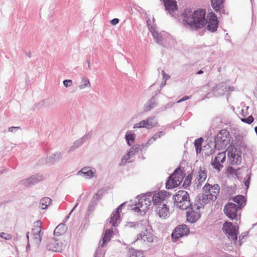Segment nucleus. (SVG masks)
I'll use <instances>...</instances> for the list:
<instances>
[{
	"instance_id": "nucleus-1",
	"label": "nucleus",
	"mask_w": 257,
	"mask_h": 257,
	"mask_svg": "<svg viewBox=\"0 0 257 257\" xmlns=\"http://www.w3.org/2000/svg\"><path fill=\"white\" fill-rule=\"evenodd\" d=\"M206 12L203 9L193 11L190 8H186L182 13L184 25L189 26L195 30L203 28L207 24V30L211 32H216L218 28L219 23L208 22L205 19Z\"/></svg>"
},
{
	"instance_id": "nucleus-2",
	"label": "nucleus",
	"mask_w": 257,
	"mask_h": 257,
	"mask_svg": "<svg viewBox=\"0 0 257 257\" xmlns=\"http://www.w3.org/2000/svg\"><path fill=\"white\" fill-rule=\"evenodd\" d=\"M174 204L180 209L186 210L192 206L188 193L185 190H179L173 195Z\"/></svg>"
},
{
	"instance_id": "nucleus-3",
	"label": "nucleus",
	"mask_w": 257,
	"mask_h": 257,
	"mask_svg": "<svg viewBox=\"0 0 257 257\" xmlns=\"http://www.w3.org/2000/svg\"><path fill=\"white\" fill-rule=\"evenodd\" d=\"M230 141V134L227 130L222 129L214 137V147L218 150L225 148Z\"/></svg>"
},
{
	"instance_id": "nucleus-4",
	"label": "nucleus",
	"mask_w": 257,
	"mask_h": 257,
	"mask_svg": "<svg viewBox=\"0 0 257 257\" xmlns=\"http://www.w3.org/2000/svg\"><path fill=\"white\" fill-rule=\"evenodd\" d=\"M141 225L144 226L143 228L145 231H142L141 233L138 235L137 240L143 239L144 241L152 242L153 241V234L151 232L152 227L149 224L148 220H143L141 221Z\"/></svg>"
},
{
	"instance_id": "nucleus-5",
	"label": "nucleus",
	"mask_w": 257,
	"mask_h": 257,
	"mask_svg": "<svg viewBox=\"0 0 257 257\" xmlns=\"http://www.w3.org/2000/svg\"><path fill=\"white\" fill-rule=\"evenodd\" d=\"M240 210L233 202H228L224 207L225 214L231 220L237 219L238 216L240 218Z\"/></svg>"
},
{
	"instance_id": "nucleus-6",
	"label": "nucleus",
	"mask_w": 257,
	"mask_h": 257,
	"mask_svg": "<svg viewBox=\"0 0 257 257\" xmlns=\"http://www.w3.org/2000/svg\"><path fill=\"white\" fill-rule=\"evenodd\" d=\"M222 229L226 234L228 235L229 239L235 242L237 239L238 228H236L232 222H225L223 225Z\"/></svg>"
},
{
	"instance_id": "nucleus-7",
	"label": "nucleus",
	"mask_w": 257,
	"mask_h": 257,
	"mask_svg": "<svg viewBox=\"0 0 257 257\" xmlns=\"http://www.w3.org/2000/svg\"><path fill=\"white\" fill-rule=\"evenodd\" d=\"M189 232L190 228L187 225H179L175 227L172 233V240L173 241L175 242L178 240L179 238L184 236L188 235Z\"/></svg>"
},
{
	"instance_id": "nucleus-8",
	"label": "nucleus",
	"mask_w": 257,
	"mask_h": 257,
	"mask_svg": "<svg viewBox=\"0 0 257 257\" xmlns=\"http://www.w3.org/2000/svg\"><path fill=\"white\" fill-rule=\"evenodd\" d=\"M139 196L137 197L138 202L135 204V206L132 208V210H134L137 212H141L142 211L145 212V210L149 208V206L150 205L151 201L149 200L146 195H144L139 199Z\"/></svg>"
},
{
	"instance_id": "nucleus-9",
	"label": "nucleus",
	"mask_w": 257,
	"mask_h": 257,
	"mask_svg": "<svg viewBox=\"0 0 257 257\" xmlns=\"http://www.w3.org/2000/svg\"><path fill=\"white\" fill-rule=\"evenodd\" d=\"M33 239L35 243L40 244L42 241L43 232L42 231L41 221L38 220L35 222L34 228L32 230Z\"/></svg>"
},
{
	"instance_id": "nucleus-10",
	"label": "nucleus",
	"mask_w": 257,
	"mask_h": 257,
	"mask_svg": "<svg viewBox=\"0 0 257 257\" xmlns=\"http://www.w3.org/2000/svg\"><path fill=\"white\" fill-rule=\"evenodd\" d=\"M104 192L103 189H99L97 193L94 194L87 208V213L88 215L91 214L95 210V207L97 205V202L101 199Z\"/></svg>"
},
{
	"instance_id": "nucleus-11",
	"label": "nucleus",
	"mask_w": 257,
	"mask_h": 257,
	"mask_svg": "<svg viewBox=\"0 0 257 257\" xmlns=\"http://www.w3.org/2000/svg\"><path fill=\"white\" fill-rule=\"evenodd\" d=\"M45 177L44 176L40 174H36L32 175L30 177L23 180L21 182L22 184L26 187H30L40 181L44 180Z\"/></svg>"
},
{
	"instance_id": "nucleus-12",
	"label": "nucleus",
	"mask_w": 257,
	"mask_h": 257,
	"mask_svg": "<svg viewBox=\"0 0 257 257\" xmlns=\"http://www.w3.org/2000/svg\"><path fill=\"white\" fill-rule=\"evenodd\" d=\"M61 159V153L56 152L46 158H42L39 162L40 164L53 165L58 162Z\"/></svg>"
},
{
	"instance_id": "nucleus-13",
	"label": "nucleus",
	"mask_w": 257,
	"mask_h": 257,
	"mask_svg": "<svg viewBox=\"0 0 257 257\" xmlns=\"http://www.w3.org/2000/svg\"><path fill=\"white\" fill-rule=\"evenodd\" d=\"M157 122L154 121V118L149 117L146 120H143L140 122L136 123L134 126V128H147L148 129H151L156 126Z\"/></svg>"
},
{
	"instance_id": "nucleus-14",
	"label": "nucleus",
	"mask_w": 257,
	"mask_h": 257,
	"mask_svg": "<svg viewBox=\"0 0 257 257\" xmlns=\"http://www.w3.org/2000/svg\"><path fill=\"white\" fill-rule=\"evenodd\" d=\"M189 210L186 213L187 220L189 222L193 223L196 222L201 217V213L199 211H195L192 204V206H189Z\"/></svg>"
},
{
	"instance_id": "nucleus-15",
	"label": "nucleus",
	"mask_w": 257,
	"mask_h": 257,
	"mask_svg": "<svg viewBox=\"0 0 257 257\" xmlns=\"http://www.w3.org/2000/svg\"><path fill=\"white\" fill-rule=\"evenodd\" d=\"M165 10L172 16L178 10V6L176 0H163Z\"/></svg>"
},
{
	"instance_id": "nucleus-16",
	"label": "nucleus",
	"mask_w": 257,
	"mask_h": 257,
	"mask_svg": "<svg viewBox=\"0 0 257 257\" xmlns=\"http://www.w3.org/2000/svg\"><path fill=\"white\" fill-rule=\"evenodd\" d=\"M63 243L58 239L53 238L48 243L47 245V248L49 250L55 252L61 251L62 249Z\"/></svg>"
},
{
	"instance_id": "nucleus-17",
	"label": "nucleus",
	"mask_w": 257,
	"mask_h": 257,
	"mask_svg": "<svg viewBox=\"0 0 257 257\" xmlns=\"http://www.w3.org/2000/svg\"><path fill=\"white\" fill-rule=\"evenodd\" d=\"M169 207L166 204H160L156 208V212L160 217L166 218L169 215Z\"/></svg>"
},
{
	"instance_id": "nucleus-18",
	"label": "nucleus",
	"mask_w": 257,
	"mask_h": 257,
	"mask_svg": "<svg viewBox=\"0 0 257 257\" xmlns=\"http://www.w3.org/2000/svg\"><path fill=\"white\" fill-rule=\"evenodd\" d=\"M227 91V86L224 83L217 84L212 89L213 95L215 96H219L225 94Z\"/></svg>"
},
{
	"instance_id": "nucleus-19",
	"label": "nucleus",
	"mask_w": 257,
	"mask_h": 257,
	"mask_svg": "<svg viewBox=\"0 0 257 257\" xmlns=\"http://www.w3.org/2000/svg\"><path fill=\"white\" fill-rule=\"evenodd\" d=\"M95 172L94 169L92 170L88 167H85L77 172V175L82 176L86 179H90L93 177Z\"/></svg>"
},
{
	"instance_id": "nucleus-20",
	"label": "nucleus",
	"mask_w": 257,
	"mask_h": 257,
	"mask_svg": "<svg viewBox=\"0 0 257 257\" xmlns=\"http://www.w3.org/2000/svg\"><path fill=\"white\" fill-rule=\"evenodd\" d=\"M178 169H175L173 173L169 176L166 182V188L167 189H173L179 185V183H177V181L174 179L173 175H174L178 171Z\"/></svg>"
},
{
	"instance_id": "nucleus-21",
	"label": "nucleus",
	"mask_w": 257,
	"mask_h": 257,
	"mask_svg": "<svg viewBox=\"0 0 257 257\" xmlns=\"http://www.w3.org/2000/svg\"><path fill=\"white\" fill-rule=\"evenodd\" d=\"M121 206H118L115 211H113L110 215V220L109 223L111 224L113 226H117L118 221L119 220L120 215V213L121 211L120 209Z\"/></svg>"
},
{
	"instance_id": "nucleus-22",
	"label": "nucleus",
	"mask_w": 257,
	"mask_h": 257,
	"mask_svg": "<svg viewBox=\"0 0 257 257\" xmlns=\"http://www.w3.org/2000/svg\"><path fill=\"white\" fill-rule=\"evenodd\" d=\"M231 200L236 203V206L241 209L246 204V199L242 195H238L233 197Z\"/></svg>"
},
{
	"instance_id": "nucleus-23",
	"label": "nucleus",
	"mask_w": 257,
	"mask_h": 257,
	"mask_svg": "<svg viewBox=\"0 0 257 257\" xmlns=\"http://www.w3.org/2000/svg\"><path fill=\"white\" fill-rule=\"evenodd\" d=\"M147 25H148V28L150 31V32H151L152 35H153V37L154 38V39L155 40V41L159 44L161 45H163V37L162 36V35L160 34H159L155 30V29L153 28V27L152 26H150L149 23H148V22L147 21Z\"/></svg>"
},
{
	"instance_id": "nucleus-24",
	"label": "nucleus",
	"mask_w": 257,
	"mask_h": 257,
	"mask_svg": "<svg viewBox=\"0 0 257 257\" xmlns=\"http://www.w3.org/2000/svg\"><path fill=\"white\" fill-rule=\"evenodd\" d=\"M158 102L155 96H152L144 105L143 111L148 112L157 106Z\"/></svg>"
},
{
	"instance_id": "nucleus-25",
	"label": "nucleus",
	"mask_w": 257,
	"mask_h": 257,
	"mask_svg": "<svg viewBox=\"0 0 257 257\" xmlns=\"http://www.w3.org/2000/svg\"><path fill=\"white\" fill-rule=\"evenodd\" d=\"M166 193V192H161V191H160L158 193L153 196L152 201L153 204L155 205L156 207L159 205V204H162V202L165 199L164 196Z\"/></svg>"
},
{
	"instance_id": "nucleus-26",
	"label": "nucleus",
	"mask_w": 257,
	"mask_h": 257,
	"mask_svg": "<svg viewBox=\"0 0 257 257\" xmlns=\"http://www.w3.org/2000/svg\"><path fill=\"white\" fill-rule=\"evenodd\" d=\"M92 135V131H90L84 135L82 137L75 141L73 144L77 148L81 146L84 142L89 140Z\"/></svg>"
},
{
	"instance_id": "nucleus-27",
	"label": "nucleus",
	"mask_w": 257,
	"mask_h": 257,
	"mask_svg": "<svg viewBox=\"0 0 257 257\" xmlns=\"http://www.w3.org/2000/svg\"><path fill=\"white\" fill-rule=\"evenodd\" d=\"M227 151L228 152V156L230 159H234L235 155H237V153L240 151L239 150V148H237L236 147H235L232 145V143L229 145L227 149Z\"/></svg>"
},
{
	"instance_id": "nucleus-28",
	"label": "nucleus",
	"mask_w": 257,
	"mask_h": 257,
	"mask_svg": "<svg viewBox=\"0 0 257 257\" xmlns=\"http://www.w3.org/2000/svg\"><path fill=\"white\" fill-rule=\"evenodd\" d=\"M136 135L132 131H128L125 135V140L128 146H131L135 142Z\"/></svg>"
},
{
	"instance_id": "nucleus-29",
	"label": "nucleus",
	"mask_w": 257,
	"mask_h": 257,
	"mask_svg": "<svg viewBox=\"0 0 257 257\" xmlns=\"http://www.w3.org/2000/svg\"><path fill=\"white\" fill-rule=\"evenodd\" d=\"M178 169L177 172L173 175V178L180 185L185 176V173L182 170L181 166L178 167L176 169Z\"/></svg>"
},
{
	"instance_id": "nucleus-30",
	"label": "nucleus",
	"mask_w": 257,
	"mask_h": 257,
	"mask_svg": "<svg viewBox=\"0 0 257 257\" xmlns=\"http://www.w3.org/2000/svg\"><path fill=\"white\" fill-rule=\"evenodd\" d=\"M113 233V231L112 228L107 229L105 231L102 238V243L101 245L102 247L104 246L105 243H107L110 240Z\"/></svg>"
},
{
	"instance_id": "nucleus-31",
	"label": "nucleus",
	"mask_w": 257,
	"mask_h": 257,
	"mask_svg": "<svg viewBox=\"0 0 257 257\" xmlns=\"http://www.w3.org/2000/svg\"><path fill=\"white\" fill-rule=\"evenodd\" d=\"M224 0H211V6L213 9L216 12L220 10V8L223 5Z\"/></svg>"
},
{
	"instance_id": "nucleus-32",
	"label": "nucleus",
	"mask_w": 257,
	"mask_h": 257,
	"mask_svg": "<svg viewBox=\"0 0 257 257\" xmlns=\"http://www.w3.org/2000/svg\"><path fill=\"white\" fill-rule=\"evenodd\" d=\"M66 230V227L64 223L59 224L54 231L55 236H59L63 234Z\"/></svg>"
},
{
	"instance_id": "nucleus-33",
	"label": "nucleus",
	"mask_w": 257,
	"mask_h": 257,
	"mask_svg": "<svg viewBox=\"0 0 257 257\" xmlns=\"http://www.w3.org/2000/svg\"><path fill=\"white\" fill-rule=\"evenodd\" d=\"M207 177V172L205 168H200L198 174L197 179L199 183H202L205 181Z\"/></svg>"
},
{
	"instance_id": "nucleus-34",
	"label": "nucleus",
	"mask_w": 257,
	"mask_h": 257,
	"mask_svg": "<svg viewBox=\"0 0 257 257\" xmlns=\"http://www.w3.org/2000/svg\"><path fill=\"white\" fill-rule=\"evenodd\" d=\"M239 168L235 169L232 166H229L227 168L226 174L227 176L235 175L236 177H238L240 175V173H239Z\"/></svg>"
},
{
	"instance_id": "nucleus-35",
	"label": "nucleus",
	"mask_w": 257,
	"mask_h": 257,
	"mask_svg": "<svg viewBox=\"0 0 257 257\" xmlns=\"http://www.w3.org/2000/svg\"><path fill=\"white\" fill-rule=\"evenodd\" d=\"M204 140L202 137L197 139L194 142V145L195 147L196 154H198L201 152V146Z\"/></svg>"
},
{
	"instance_id": "nucleus-36",
	"label": "nucleus",
	"mask_w": 257,
	"mask_h": 257,
	"mask_svg": "<svg viewBox=\"0 0 257 257\" xmlns=\"http://www.w3.org/2000/svg\"><path fill=\"white\" fill-rule=\"evenodd\" d=\"M52 200L49 197H44L41 199L40 207L42 209H45L50 204Z\"/></svg>"
},
{
	"instance_id": "nucleus-37",
	"label": "nucleus",
	"mask_w": 257,
	"mask_h": 257,
	"mask_svg": "<svg viewBox=\"0 0 257 257\" xmlns=\"http://www.w3.org/2000/svg\"><path fill=\"white\" fill-rule=\"evenodd\" d=\"M144 253L142 251L136 250L131 247L130 248L129 257H143Z\"/></svg>"
},
{
	"instance_id": "nucleus-38",
	"label": "nucleus",
	"mask_w": 257,
	"mask_h": 257,
	"mask_svg": "<svg viewBox=\"0 0 257 257\" xmlns=\"http://www.w3.org/2000/svg\"><path fill=\"white\" fill-rule=\"evenodd\" d=\"M201 194H199L195 198V203L193 205V207H195L196 209L198 210L201 208H204L203 206H202V200H201Z\"/></svg>"
},
{
	"instance_id": "nucleus-39",
	"label": "nucleus",
	"mask_w": 257,
	"mask_h": 257,
	"mask_svg": "<svg viewBox=\"0 0 257 257\" xmlns=\"http://www.w3.org/2000/svg\"><path fill=\"white\" fill-rule=\"evenodd\" d=\"M90 83L89 80L87 77H83L81 81L80 85L79 86L80 89H84L87 87H90Z\"/></svg>"
},
{
	"instance_id": "nucleus-40",
	"label": "nucleus",
	"mask_w": 257,
	"mask_h": 257,
	"mask_svg": "<svg viewBox=\"0 0 257 257\" xmlns=\"http://www.w3.org/2000/svg\"><path fill=\"white\" fill-rule=\"evenodd\" d=\"M147 149L145 147L144 144H136L132 147V150H133L135 154L140 151H143L146 150Z\"/></svg>"
},
{
	"instance_id": "nucleus-41",
	"label": "nucleus",
	"mask_w": 257,
	"mask_h": 257,
	"mask_svg": "<svg viewBox=\"0 0 257 257\" xmlns=\"http://www.w3.org/2000/svg\"><path fill=\"white\" fill-rule=\"evenodd\" d=\"M214 159L220 163H223L226 159L225 153L224 152L219 153Z\"/></svg>"
},
{
	"instance_id": "nucleus-42",
	"label": "nucleus",
	"mask_w": 257,
	"mask_h": 257,
	"mask_svg": "<svg viewBox=\"0 0 257 257\" xmlns=\"http://www.w3.org/2000/svg\"><path fill=\"white\" fill-rule=\"evenodd\" d=\"M211 164L213 168L216 170L218 172L220 171L223 167L221 163H219L218 161H215L214 159L212 160Z\"/></svg>"
},
{
	"instance_id": "nucleus-43",
	"label": "nucleus",
	"mask_w": 257,
	"mask_h": 257,
	"mask_svg": "<svg viewBox=\"0 0 257 257\" xmlns=\"http://www.w3.org/2000/svg\"><path fill=\"white\" fill-rule=\"evenodd\" d=\"M192 175V174H188L187 177L185 178L184 181L183 182V187L187 189L191 183Z\"/></svg>"
},
{
	"instance_id": "nucleus-44",
	"label": "nucleus",
	"mask_w": 257,
	"mask_h": 257,
	"mask_svg": "<svg viewBox=\"0 0 257 257\" xmlns=\"http://www.w3.org/2000/svg\"><path fill=\"white\" fill-rule=\"evenodd\" d=\"M207 19H208V20H207V21H208V22H213V23H214V22L219 23V21L217 19V16L213 12H210L208 13V14L207 15Z\"/></svg>"
},
{
	"instance_id": "nucleus-45",
	"label": "nucleus",
	"mask_w": 257,
	"mask_h": 257,
	"mask_svg": "<svg viewBox=\"0 0 257 257\" xmlns=\"http://www.w3.org/2000/svg\"><path fill=\"white\" fill-rule=\"evenodd\" d=\"M240 120L242 122L244 123L250 124L254 121V118L251 115H250L248 116L247 117H245V116L242 117L240 118Z\"/></svg>"
},
{
	"instance_id": "nucleus-46",
	"label": "nucleus",
	"mask_w": 257,
	"mask_h": 257,
	"mask_svg": "<svg viewBox=\"0 0 257 257\" xmlns=\"http://www.w3.org/2000/svg\"><path fill=\"white\" fill-rule=\"evenodd\" d=\"M233 160H232V164H238L241 163V152L239 151L238 153H237V155H235V157L234 159H233Z\"/></svg>"
},
{
	"instance_id": "nucleus-47",
	"label": "nucleus",
	"mask_w": 257,
	"mask_h": 257,
	"mask_svg": "<svg viewBox=\"0 0 257 257\" xmlns=\"http://www.w3.org/2000/svg\"><path fill=\"white\" fill-rule=\"evenodd\" d=\"M201 200H202V206L204 207L205 205L207 204L209 202L208 200V195L207 194L202 193L201 194Z\"/></svg>"
},
{
	"instance_id": "nucleus-48",
	"label": "nucleus",
	"mask_w": 257,
	"mask_h": 257,
	"mask_svg": "<svg viewBox=\"0 0 257 257\" xmlns=\"http://www.w3.org/2000/svg\"><path fill=\"white\" fill-rule=\"evenodd\" d=\"M166 133L164 131H160L158 133L155 134L152 138L154 141L157 140L158 139L160 138L162 136H165Z\"/></svg>"
},
{
	"instance_id": "nucleus-49",
	"label": "nucleus",
	"mask_w": 257,
	"mask_h": 257,
	"mask_svg": "<svg viewBox=\"0 0 257 257\" xmlns=\"http://www.w3.org/2000/svg\"><path fill=\"white\" fill-rule=\"evenodd\" d=\"M203 190L205 192V194H207L210 192L211 190H212V185L208 183H206L203 187Z\"/></svg>"
},
{
	"instance_id": "nucleus-50",
	"label": "nucleus",
	"mask_w": 257,
	"mask_h": 257,
	"mask_svg": "<svg viewBox=\"0 0 257 257\" xmlns=\"http://www.w3.org/2000/svg\"><path fill=\"white\" fill-rule=\"evenodd\" d=\"M208 195V200L215 201L217 199V195L215 193H212L211 192L207 194Z\"/></svg>"
},
{
	"instance_id": "nucleus-51",
	"label": "nucleus",
	"mask_w": 257,
	"mask_h": 257,
	"mask_svg": "<svg viewBox=\"0 0 257 257\" xmlns=\"http://www.w3.org/2000/svg\"><path fill=\"white\" fill-rule=\"evenodd\" d=\"M212 189L214 190V192H213L214 193L217 194V195L219 194V190H220V187L218 184H216L213 185H212Z\"/></svg>"
},
{
	"instance_id": "nucleus-52",
	"label": "nucleus",
	"mask_w": 257,
	"mask_h": 257,
	"mask_svg": "<svg viewBox=\"0 0 257 257\" xmlns=\"http://www.w3.org/2000/svg\"><path fill=\"white\" fill-rule=\"evenodd\" d=\"M140 224L141 225V222L139 223L138 222H128L127 226L130 228H136V227H138Z\"/></svg>"
},
{
	"instance_id": "nucleus-53",
	"label": "nucleus",
	"mask_w": 257,
	"mask_h": 257,
	"mask_svg": "<svg viewBox=\"0 0 257 257\" xmlns=\"http://www.w3.org/2000/svg\"><path fill=\"white\" fill-rule=\"evenodd\" d=\"M247 179L244 181V186L246 188H248L249 186L250 180V174H247Z\"/></svg>"
},
{
	"instance_id": "nucleus-54",
	"label": "nucleus",
	"mask_w": 257,
	"mask_h": 257,
	"mask_svg": "<svg viewBox=\"0 0 257 257\" xmlns=\"http://www.w3.org/2000/svg\"><path fill=\"white\" fill-rule=\"evenodd\" d=\"M63 85L66 87H68L69 86H70L72 85V80H69V79L64 80L63 81Z\"/></svg>"
},
{
	"instance_id": "nucleus-55",
	"label": "nucleus",
	"mask_w": 257,
	"mask_h": 257,
	"mask_svg": "<svg viewBox=\"0 0 257 257\" xmlns=\"http://www.w3.org/2000/svg\"><path fill=\"white\" fill-rule=\"evenodd\" d=\"M0 236L5 239H9L11 238L10 235L4 232L0 233Z\"/></svg>"
},
{
	"instance_id": "nucleus-56",
	"label": "nucleus",
	"mask_w": 257,
	"mask_h": 257,
	"mask_svg": "<svg viewBox=\"0 0 257 257\" xmlns=\"http://www.w3.org/2000/svg\"><path fill=\"white\" fill-rule=\"evenodd\" d=\"M19 129H20V126H11L9 128V131L10 132L15 133Z\"/></svg>"
},
{
	"instance_id": "nucleus-57",
	"label": "nucleus",
	"mask_w": 257,
	"mask_h": 257,
	"mask_svg": "<svg viewBox=\"0 0 257 257\" xmlns=\"http://www.w3.org/2000/svg\"><path fill=\"white\" fill-rule=\"evenodd\" d=\"M154 142V140L152 138H151L146 143L144 144V145L145 147L146 148V149H147V147L149 146H150V145H151Z\"/></svg>"
},
{
	"instance_id": "nucleus-58",
	"label": "nucleus",
	"mask_w": 257,
	"mask_h": 257,
	"mask_svg": "<svg viewBox=\"0 0 257 257\" xmlns=\"http://www.w3.org/2000/svg\"><path fill=\"white\" fill-rule=\"evenodd\" d=\"M191 97L190 96H183L182 98H181L180 99H179V100H178L177 101V103H180V102H182L184 101H185L187 99H190Z\"/></svg>"
},
{
	"instance_id": "nucleus-59",
	"label": "nucleus",
	"mask_w": 257,
	"mask_h": 257,
	"mask_svg": "<svg viewBox=\"0 0 257 257\" xmlns=\"http://www.w3.org/2000/svg\"><path fill=\"white\" fill-rule=\"evenodd\" d=\"M236 144V146H239V147H241V148H245L246 147V146L244 144V143L242 141V140H241L240 142H238L237 143H235Z\"/></svg>"
},
{
	"instance_id": "nucleus-60",
	"label": "nucleus",
	"mask_w": 257,
	"mask_h": 257,
	"mask_svg": "<svg viewBox=\"0 0 257 257\" xmlns=\"http://www.w3.org/2000/svg\"><path fill=\"white\" fill-rule=\"evenodd\" d=\"M119 22V19L117 18H114L110 21V24L112 25H115Z\"/></svg>"
},
{
	"instance_id": "nucleus-61",
	"label": "nucleus",
	"mask_w": 257,
	"mask_h": 257,
	"mask_svg": "<svg viewBox=\"0 0 257 257\" xmlns=\"http://www.w3.org/2000/svg\"><path fill=\"white\" fill-rule=\"evenodd\" d=\"M127 161L126 159V156H122V158L121 159V162L120 163L119 165L120 166L124 165L125 164H126Z\"/></svg>"
},
{
	"instance_id": "nucleus-62",
	"label": "nucleus",
	"mask_w": 257,
	"mask_h": 257,
	"mask_svg": "<svg viewBox=\"0 0 257 257\" xmlns=\"http://www.w3.org/2000/svg\"><path fill=\"white\" fill-rule=\"evenodd\" d=\"M77 149V148L74 146V144H73L72 146H71L68 151L69 153L74 151L75 149Z\"/></svg>"
},
{
	"instance_id": "nucleus-63",
	"label": "nucleus",
	"mask_w": 257,
	"mask_h": 257,
	"mask_svg": "<svg viewBox=\"0 0 257 257\" xmlns=\"http://www.w3.org/2000/svg\"><path fill=\"white\" fill-rule=\"evenodd\" d=\"M77 149V148L74 146V144H73L72 146H71L68 151L69 153L74 151L75 149Z\"/></svg>"
},
{
	"instance_id": "nucleus-64",
	"label": "nucleus",
	"mask_w": 257,
	"mask_h": 257,
	"mask_svg": "<svg viewBox=\"0 0 257 257\" xmlns=\"http://www.w3.org/2000/svg\"><path fill=\"white\" fill-rule=\"evenodd\" d=\"M134 154H135V153L133 150H132V148H131L130 150L127 152L126 155L131 157V156Z\"/></svg>"
}]
</instances>
